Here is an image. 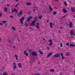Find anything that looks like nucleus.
Segmentation results:
<instances>
[{
    "label": "nucleus",
    "instance_id": "obj_1",
    "mask_svg": "<svg viewBox=\"0 0 75 75\" xmlns=\"http://www.w3.org/2000/svg\"><path fill=\"white\" fill-rule=\"evenodd\" d=\"M31 54H32L33 56H34V57L37 56V53L35 52H31Z\"/></svg>",
    "mask_w": 75,
    "mask_h": 75
},
{
    "label": "nucleus",
    "instance_id": "obj_2",
    "mask_svg": "<svg viewBox=\"0 0 75 75\" xmlns=\"http://www.w3.org/2000/svg\"><path fill=\"white\" fill-rule=\"evenodd\" d=\"M24 20H25V18H24V17H23L21 18L20 21L21 24H23V21H24Z\"/></svg>",
    "mask_w": 75,
    "mask_h": 75
},
{
    "label": "nucleus",
    "instance_id": "obj_3",
    "mask_svg": "<svg viewBox=\"0 0 75 75\" xmlns=\"http://www.w3.org/2000/svg\"><path fill=\"white\" fill-rule=\"evenodd\" d=\"M33 18V17L32 16H29V18L27 19V21L28 22H29L30 21V20H31Z\"/></svg>",
    "mask_w": 75,
    "mask_h": 75
},
{
    "label": "nucleus",
    "instance_id": "obj_4",
    "mask_svg": "<svg viewBox=\"0 0 75 75\" xmlns=\"http://www.w3.org/2000/svg\"><path fill=\"white\" fill-rule=\"evenodd\" d=\"M59 57V54H55L54 56V58H58Z\"/></svg>",
    "mask_w": 75,
    "mask_h": 75
},
{
    "label": "nucleus",
    "instance_id": "obj_5",
    "mask_svg": "<svg viewBox=\"0 0 75 75\" xmlns=\"http://www.w3.org/2000/svg\"><path fill=\"white\" fill-rule=\"evenodd\" d=\"M36 22V21H33L32 23H30L31 25H35V23Z\"/></svg>",
    "mask_w": 75,
    "mask_h": 75
},
{
    "label": "nucleus",
    "instance_id": "obj_6",
    "mask_svg": "<svg viewBox=\"0 0 75 75\" xmlns=\"http://www.w3.org/2000/svg\"><path fill=\"white\" fill-rule=\"evenodd\" d=\"M13 64L14 65L13 67V69H16V68H17V66H16V63H13Z\"/></svg>",
    "mask_w": 75,
    "mask_h": 75
},
{
    "label": "nucleus",
    "instance_id": "obj_7",
    "mask_svg": "<svg viewBox=\"0 0 75 75\" xmlns=\"http://www.w3.org/2000/svg\"><path fill=\"white\" fill-rule=\"evenodd\" d=\"M52 55V53H49L47 55V56L46 57V58H49L50 57V56H51Z\"/></svg>",
    "mask_w": 75,
    "mask_h": 75
},
{
    "label": "nucleus",
    "instance_id": "obj_8",
    "mask_svg": "<svg viewBox=\"0 0 75 75\" xmlns=\"http://www.w3.org/2000/svg\"><path fill=\"white\" fill-rule=\"evenodd\" d=\"M37 25H36V28H37L38 29H40V27L39 26H38V25H39V23H38L37 22L36 23Z\"/></svg>",
    "mask_w": 75,
    "mask_h": 75
},
{
    "label": "nucleus",
    "instance_id": "obj_9",
    "mask_svg": "<svg viewBox=\"0 0 75 75\" xmlns=\"http://www.w3.org/2000/svg\"><path fill=\"white\" fill-rule=\"evenodd\" d=\"M11 10L12 13H14V11L16 13H17V12H17V9H14V10H13V9H12Z\"/></svg>",
    "mask_w": 75,
    "mask_h": 75
},
{
    "label": "nucleus",
    "instance_id": "obj_10",
    "mask_svg": "<svg viewBox=\"0 0 75 75\" xmlns=\"http://www.w3.org/2000/svg\"><path fill=\"white\" fill-rule=\"evenodd\" d=\"M18 65V67H19V68H23V67L21 66V63H19Z\"/></svg>",
    "mask_w": 75,
    "mask_h": 75
},
{
    "label": "nucleus",
    "instance_id": "obj_11",
    "mask_svg": "<svg viewBox=\"0 0 75 75\" xmlns=\"http://www.w3.org/2000/svg\"><path fill=\"white\" fill-rule=\"evenodd\" d=\"M49 8L51 11H52L53 10V9H52V7H51V6H50V5H49Z\"/></svg>",
    "mask_w": 75,
    "mask_h": 75
},
{
    "label": "nucleus",
    "instance_id": "obj_12",
    "mask_svg": "<svg viewBox=\"0 0 75 75\" xmlns=\"http://www.w3.org/2000/svg\"><path fill=\"white\" fill-rule=\"evenodd\" d=\"M72 25H73V24H72V22H70L69 23V26L71 28H72Z\"/></svg>",
    "mask_w": 75,
    "mask_h": 75
},
{
    "label": "nucleus",
    "instance_id": "obj_13",
    "mask_svg": "<svg viewBox=\"0 0 75 75\" xmlns=\"http://www.w3.org/2000/svg\"><path fill=\"white\" fill-rule=\"evenodd\" d=\"M65 54L66 56H68V55H70V53H69V52H67Z\"/></svg>",
    "mask_w": 75,
    "mask_h": 75
},
{
    "label": "nucleus",
    "instance_id": "obj_14",
    "mask_svg": "<svg viewBox=\"0 0 75 75\" xmlns=\"http://www.w3.org/2000/svg\"><path fill=\"white\" fill-rule=\"evenodd\" d=\"M71 10L72 12H74L75 11V8H74V7H72L71 8Z\"/></svg>",
    "mask_w": 75,
    "mask_h": 75
},
{
    "label": "nucleus",
    "instance_id": "obj_15",
    "mask_svg": "<svg viewBox=\"0 0 75 75\" xmlns=\"http://www.w3.org/2000/svg\"><path fill=\"white\" fill-rule=\"evenodd\" d=\"M39 52L41 54V55H44V53H43L42 51L39 50Z\"/></svg>",
    "mask_w": 75,
    "mask_h": 75
},
{
    "label": "nucleus",
    "instance_id": "obj_16",
    "mask_svg": "<svg viewBox=\"0 0 75 75\" xmlns=\"http://www.w3.org/2000/svg\"><path fill=\"white\" fill-rule=\"evenodd\" d=\"M37 18H38V17L37 16H36L34 18V20L36 22L37 21Z\"/></svg>",
    "mask_w": 75,
    "mask_h": 75
},
{
    "label": "nucleus",
    "instance_id": "obj_17",
    "mask_svg": "<svg viewBox=\"0 0 75 75\" xmlns=\"http://www.w3.org/2000/svg\"><path fill=\"white\" fill-rule=\"evenodd\" d=\"M5 12H6L7 11V8L6 7H5L4 9Z\"/></svg>",
    "mask_w": 75,
    "mask_h": 75
},
{
    "label": "nucleus",
    "instance_id": "obj_18",
    "mask_svg": "<svg viewBox=\"0 0 75 75\" xmlns=\"http://www.w3.org/2000/svg\"><path fill=\"white\" fill-rule=\"evenodd\" d=\"M61 57H62V59H64V57L63 56V54H62V53H61Z\"/></svg>",
    "mask_w": 75,
    "mask_h": 75
},
{
    "label": "nucleus",
    "instance_id": "obj_19",
    "mask_svg": "<svg viewBox=\"0 0 75 75\" xmlns=\"http://www.w3.org/2000/svg\"><path fill=\"white\" fill-rule=\"evenodd\" d=\"M75 45H74L72 44H71L70 45L69 47H75Z\"/></svg>",
    "mask_w": 75,
    "mask_h": 75
},
{
    "label": "nucleus",
    "instance_id": "obj_20",
    "mask_svg": "<svg viewBox=\"0 0 75 75\" xmlns=\"http://www.w3.org/2000/svg\"><path fill=\"white\" fill-rule=\"evenodd\" d=\"M11 30H13V31H16V28L14 27H12L11 28Z\"/></svg>",
    "mask_w": 75,
    "mask_h": 75
},
{
    "label": "nucleus",
    "instance_id": "obj_21",
    "mask_svg": "<svg viewBox=\"0 0 75 75\" xmlns=\"http://www.w3.org/2000/svg\"><path fill=\"white\" fill-rule=\"evenodd\" d=\"M70 34L72 35H73V34H74V32H73V30H71L70 32Z\"/></svg>",
    "mask_w": 75,
    "mask_h": 75
},
{
    "label": "nucleus",
    "instance_id": "obj_22",
    "mask_svg": "<svg viewBox=\"0 0 75 75\" xmlns=\"http://www.w3.org/2000/svg\"><path fill=\"white\" fill-rule=\"evenodd\" d=\"M63 13H67V11L65 9H63Z\"/></svg>",
    "mask_w": 75,
    "mask_h": 75
},
{
    "label": "nucleus",
    "instance_id": "obj_23",
    "mask_svg": "<svg viewBox=\"0 0 75 75\" xmlns=\"http://www.w3.org/2000/svg\"><path fill=\"white\" fill-rule=\"evenodd\" d=\"M23 12V11H21L19 13L20 15H21L22 14Z\"/></svg>",
    "mask_w": 75,
    "mask_h": 75
},
{
    "label": "nucleus",
    "instance_id": "obj_24",
    "mask_svg": "<svg viewBox=\"0 0 75 75\" xmlns=\"http://www.w3.org/2000/svg\"><path fill=\"white\" fill-rule=\"evenodd\" d=\"M50 27L51 28H52V23L51 22L50 23Z\"/></svg>",
    "mask_w": 75,
    "mask_h": 75
},
{
    "label": "nucleus",
    "instance_id": "obj_25",
    "mask_svg": "<svg viewBox=\"0 0 75 75\" xmlns=\"http://www.w3.org/2000/svg\"><path fill=\"white\" fill-rule=\"evenodd\" d=\"M26 4H27V5H28V6H29V5L31 4L30 2H28V3H26Z\"/></svg>",
    "mask_w": 75,
    "mask_h": 75
},
{
    "label": "nucleus",
    "instance_id": "obj_26",
    "mask_svg": "<svg viewBox=\"0 0 75 75\" xmlns=\"http://www.w3.org/2000/svg\"><path fill=\"white\" fill-rule=\"evenodd\" d=\"M50 72H54V69H51L50 70Z\"/></svg>",
    "mask_w": 75,
    "mask_h": 75
},
{
    "label": "nucleus",
    "instance_id": "obj_27",
    "mask_svg": "<svg viewBox=\"0 0 75 75\" xmlns=\"http://www.w3.org/2000/svg\"><path fill=\"white\" fill-rule=\"evenodd\" d=\"M42 16L41 15V16H39L38 18L39 19H41V18H42Z\"/></svg>",
    "mask_w": 75,
    "mask_h": 75
},
{
    "label": "nucleus",
    "instance_id": "obj_28",
    "mask_svg": "<svg viewBox=\"0 0 75 75\" xmlns=\"http://www.w3.org/2000/svg\"><path fill=\"white\" fill-rule=\"evenodd\" d=\"M26 53H27V50H25L23 52V54L24 55V54H26Z\"/></svg>",
    "mask_w": 75,
    "mask_h": 75
},
{
    "label": "nucleus",
    "instance_id": "obj_29",
    "mask_svg": "<svg viewBox=\"0 0 75 75\" xmlns=\"http://www.w3.org/2000/svg\"><path fill=\"white\" fill-rule=\"evenodd\" d=\"M52 45V42H50L49 43V46H51Z\"/></svg>",
    "mask_w": 75,
    "mask_h": 75
},
{
    "label": "nucleus",
    "instance_id": "obj_30",
    "mask_svg": "<svg viewBox=\"0 0 75 75\" xmlns=\"http://www.w3.org/2000/svg\"><path fill=\"white\" fill-rule=\"evenodd\" d=\"M66 46H68H68L69 45V43H66Z\"/></svg>",
    "mask_w": 75,
    "mask_h": 75
},
{
    "label": "nucleus",
    "instance_id": "obj_31",
    "mask_svg": "<svg viewBox=\"0 0 75 75\" xmlns=\"http://www.w3.org/2000/svg\"><path fill=\"white\" fill-rule=\"evenodd\" d=\"M53 14L54 15H56L57 14V12H55V11H54Z\"/></svg>",
    "mask_w": 75,
    "mask_h": 75
},
{
    "label": "nucleus",
    "instance_id": "obj_32",
    "mask_svg": "<svg viewBox=\"0 0 75 75\" xmlns=\"http://www.w3.org/2000/svg\"><path fill=\"white\" fill-rule=\"evenodd\" d=\"M48 42H53V41H52V40H49Z\"/></svg>",
    "mask_w": 75,
    "mask_h": 75
},
{
    "label": "nucleus",
    "instance_id": "obj_33",
    "mask_svg": "<svg viewBox=\"0 0 75 75\" xmlns=\"http://www.w3.org/2000/svg\"><path fill=\"white\" fill-rule=\"evenodd\" d=\"M15 57L16 58V59L17 60L18 59V57H17V56L16 55H15Z\"/></svg>",
    "mask_w": 75,
    "mask_h": 75
},
{
    "label": "nucleus",
    "instance_id": "obj_34",
    "mask_svg": "<svg viewBox=\"0 0 75 75\" xmlns=\"http://www.w3.org/2000/svg\"><path fill=\"white\" fill-rule=\"evenodd\" d=\"M64 4L66 6H67V2H64Z\"/></svg>",
    "mask_w": 75,
    "mask_h": 75
},
{
    "label": "nucleus",
    "instance_id": "obj_35",
    "mask_svg": "<svg viewBox=\"0 0 75 75\" xmlns=\"http://www.w3.org/2000/svg\"><path fill=\"white\" fill-rule=\"evenodd\" d=\"M3 75H7V73L6 72L4 73Z\"/></svg>",
    "mask_w": 75,
    "mask_h": 75
},
{
    "label": "nucleus",
    "instance_id": "obj_36",
    "mask_svg": "<svg viewBox=\"0 0 75 75\" xmlns=\"http://www.w3.org/2000/svg\"><path fill=\"white\" fill-rule=\"evenodd\" d=\"M60 46L61 47H62V43H60Z\"/></svg>",
    "mask_w": 75,
    "mask_h": 75
},
{
    "label": "nucleus",
    "instance_id": "obj_37",
    "mask_svg": "<svg viewBox=\"0 0 75 75\" xmlns=\"http://www.w3.org/2000/svg\"><path fill=\"white\" fill-rule=\"evenodd\" d=\"M25 55V56H28V53H27Z\"/></svg>",
    "mask_w": 75,
    "mask_h": 75
},
{
    "label": "nucleus",
    "instance_id": "obj_38",
    "mask_svg": "<svg viewBox=\"0 0 75 75\" xmlns=\"http://www.w3.org/2000/svg\"><path fill=\"white\" fill-rule=\"evenodd\" d=\"M2 22L3 23H6V21H2Z\"/></svg>",
    "mask_w": 75,
    "mask_h": 75
},
{
    "label": "nucleus",
    "instance_id": "obj_39",
    "mask_svg": "<svg viewBox=\"0 0 75 75\" xmlns=\"http://www.w3.org/2000/svg\"><path fill=\"white\" fill-rule=\"evenodd\" d=\"M25 25L26 27H28V24H27L26 23H25Z\"/></svg>",
    "mask_w": 75,
    "mask_h": 75
},
{
    "label": "nucleus",
    "instance_id": "obj_40",
    "mask_svg": "<svg viewBox=\"0 0 75 75\" xmlns=\"http://www.w3.org/2000/svg\"><path fill=\"white\" fill-rule=\"evenodd\" d=\"M9 16L10 17V18H13V17H14V16Z\"/></svg>",
    "mask_w": 75,
    "mask_h": 75
},
{
    "label": "nucleus",
    "instance_id": "obj_41",
    "mask_svg": "<svg viewBox=\"0 0 75 75\" xmlns=\"http://www.w3.org/2000/svg\"><path fill=\"white\" fill-rule=\"evenodd\" d=\"M2 16V13L0 12V17H1Z\"/></svg>",
    "mask_w": 75,
    "mask_h": 75
},
{
    "label": "nucleus",
    "instance_id": "obj_42",
    "mask_svg": "<svg viewBox=\"0 0 75 75\" xmlns=\"http://www.w3.org/2000/svg\"><path fill=\"white\" fill-rule=\"evenodd\" d=\"M18 4H16V5L15 6V7H17V6H18Z\"/></svg>",
    "mask_w": 75,
    "mask_h": 75
},
{
    "label": "nucleus",
    "instance_id": "obj_43",
    "mask_svg": "<svg viewBox=\"0 0 75 75\" xmlns=\"http://www.w3.org/2000/svg\"><path fill=\"white\" fill-rule=\"evenodd\" d=\"M11 41L10 40H8V42H9V43H10V42H11Z\"/></svg>",
    "mask_w": 75,
    "mask_h": 75
},
{
    "label": "nucleus",
    "instance_id": "obj_44",
    "mask_svg": "<svg viewBox=\"0 0 75 75\" xmlns=\"http://www.w3.org/2000/svg\"><path fill=\"white\" fill-rule=\"evenodd\" d=\"M43 40L44 41H45V42H46V40H45V39L43 38Z\"/></svg>",
    "mask_w": 75,
    "mask_h": 75
},
{
    "label": "nucleus",
    "instance_id": "obj_45",
    "mask_svg": "<svg viewBox=\"0 0 75 75\" xmlns=\"http://www.w3.org/2000/svg\"><path fill=\"white\" fill-rule=\"evenodd\" d=\"M0 25H3V23H0Z\"/></svg>",
    "mask_w": 75,
    "mask_h": 75
},
{
    "label": "nucleus",
    "instance_id": "obj_46",
    "mask_svg": "<svg viewBox=\"0 0 75 75\" xmlns=\"http://www.w3.org/2000/svg\"><path fill=\"white\" fill-rule=\"evenodd\" d=\"M12 75H15V74L13 73H12Z\"/></svg>",
    "mask_w": 75,
    "mask_h": 75
},
{
    "label": "nucleus",
    "instance_id": "obj_47",
    "mask_svg": "<svg viewBox=\"0 0 75 75\" xmlns=\"http://www.w3.org/2000/svg\"><path fill=\"white\" fill-rule=\"evenodd\" d=\"M65 16H64L63 17V18H65Z\"/></svg>",
    "mask_w": 75,
    "mask_h": 75
},
{
    "label": "nucleus",
    "instance_id": "obj_48",
    "mask_svg": "<svg viewBox=\"0 0 75 75\" xmlns=\"http://www.w3.org/2000/svg\"><path fill=\"white\" fill-rule=\"evenodd\" d=\"M62 18H63V17H62L60 18V19H62Z\"/></svg>",
    "mask_w": 75,
    "mask_h": 75
},
{
    "label": "nucleus",
    "instance_id": "obj_49",
    "mask_svg": "<svg viewBox=\"0 0 75 75\" xmlns=\"http://www.w3.org/2000/svg\"><path fill=\"white\" fill-rule=\"evenodd\" d=\"M49 20H47V23H48V21Z\"/></svg>",
    "mask_w": 75,
    "mask_h": 75
},
{
    "label": "nucleus",
    "instance_id": "obj_50",
    "mask_svg": "<svg viewBox=\"0 0 75 75\" xmlns=\"http://www.w3.org/2000/svg\"><path fill=\"white\" fill-rule=\"evenodd\" d=\"M60 29H62V28H62V27H60L59 28Z\"/></svg>",
    "mask_w": 75,
    "mask_h": 75
},
{
    "label": "nucleus",
    "instance_id": "obj_51",
    "mask_svg": "<svg viewBox=\"0 0 75 75\" xmlns=\"http://www.w3.org/2000/svg\"><path fill=\"white\" fill-rule=\"evenodd\" d=\"M55 9H58V8H56V7H55Z\"/></svg>",
    "mask_w": 75,
    "mask_h": 75
},
{
    "label": "nucleus",
    "instance_id": "obj_52",
    "mask_svg": "<svg viewBox=\"0 0 75 75\" xmlns=\"http://www.w3.org/2000/svg\"><path fill=\"white\" fill-rule=\"evenodd\" d=\"M55 1L56 2H58V0H55Z\"/></svg>",
    "mask_w": 75,
    "mask_h": 75
},
{
    "label": "nucleus",
    "instance_id": "obj_53",
    "mask_svg": "<svg viewBox=\"0 0 75 75\" xmlns=\"http://www.w3.org/2000/svg\"><path fill=\"white\" fill-rule=\"evenodd\" d=\"M13 48H16V47H15V46H13Z\"/></svg>",
    "mask_w": 75,
    "mask_h": 75
},
{
    "label": "nucleus",
    "instance_id": "obj_54",
    "mask_svg": "<svg viewBox=\"0 0 75 75\" xmlns=\"http://www.w3.org/2000/svg\"><path fill=\"white\" fill-rule=\"evenodd\" d=\"M8 47H11V45H9L8 46Z\"/></svg>",
    "mask_w": 75,
    "mask_h": 75
},
{
    "label": "nucleus",
    "instance_id": "obj_55",
    "mask_svg": "<svg viewBox=\"0 0 75 75\" xmlns=\"http://www.w3.org/2000/svg\"><path fill=\"white\" fill-rule=\"evenodd\" d=\"M36 11V9H34L33 10V11Z\"/></svg>",
    "mask_w": 75,
    "mask_h": 75
},
{
    "label": "nucleus",
    "instance_id": "obj_56",
    "mask_svg": "<svg viewBox=\"0 0 75 75\" xmlns=\"http://www.w3.org/2000/svg\"><path fill=\"white\" fill-rule=\"evenodd\" d=\"M47 49H50V47H47Z\"/></svg>",
    "mask_w": 75,
    "mask_h": 75
},
{
    "label": "nucleus",
    "instance_id": "obj_57",
    "mask_svg": "<svg viewBox=\"0 0 75 75\" xmlns=\"http://www.w3.org/2000/svg\"><path fill=\"white\" fill-rule=\"evenodd\" d=\"M17 15H18V16H20V14H17Z\"/></svg>",
    "mask_w": 75,
    "mask_h": 75
},
{
    "label": "nucleus",
    "instance_id": "obj_58",
    "mask_svg": "<svg viewBox=\"0 0 75 75\" xmlns=\"http://www.w3.org/2000/svg\"><path fill=\"white\" fill-rule=\"evenodd\" d=\"M10 6V5H9V4H8L7 5V6Z\"/></svg>",
    "mask_w": 75,
    "mask_h": 75
},
{
    "label": "nucleus",
    "instance_id": "obj_59",
    "mask_svg": "<svg viewBox=\"0 0 75 75\" xmlns=\"http://www.w3.org/2000/svg\"><path fill=\"white\" fill-rule=\"evenodd\" d=\"M16 2H18V0H16Z\"/></svg>",
    "mask_w": 75,
    "mask_h": 75
},
{
    "label": "nucleus",
    "instance_id": "obj_60",
    "mask_svg": "<svg viewBox=\"0 0 75 75\" xmlns=\"http://www.w3.org/2000/svg\"><path fill=\"white\" fill-rule=\"evenodd\" d=\"M71 3H72V2L71 1H70L69 3L71 4Z\"/></svg>",
    "mask_w": 75,
    "mask_h": 75
},
{
    "label": "nucleus",
    "instance_id": "obj_61",
    "mask_svg": "<svg viewBox=\"0 0 75 75\" xmlns=\"http://www.w3.org/2000/svg\"><path fill=\"white\" fill-rule=\"evenodd\" d=\"M46 75H47V74H48V73H47V72L46 73Z\"/></svg>",
    "mask_w": 75,
    "mask_h": 75
},
{
    "label": "nucleus",
    "instance_id": "obj_62",
    "mask_svg": "<svg viewBox=\"0 0 75 75\" xmlns=\"http://www.w3.org/2000/svg\"><path fill=\"white\" fill-rule=\"evenodd\" d=\"M73 17H74V18H75V16H73Z\"/></svg>",
    "mask_w": 75,
    "mask_h": 75
},
{
    "label": "nucleus",
    "instance_id": "obj_63",
    "mask_svg": "<svg viewBox=\"0 0 75 75\" xmlns=\"http://www.w3.org/2000/svg\"><path fill=\"white\" fill-rule=\"evenodd\" d=\"M7 25V23H6L5 25H6H6Z\"/></svg>",
    "mask_w": 75,
    "mask_h": 75
},
{
    "label": "nucleus",
    "instance_id": "obj_64",
    "mask_svg": "<svg viewBox=\"0 0 75 75\" xmlns=\"http://www.w3.org/2000/svg\"><path fill=\"white\" fill-rule=\"evenodd\" d=\"M59 33H61V31H59Z\"/></svg>",
    "mask_w": 75,
    "mask_h": 75
}]
</instances>
